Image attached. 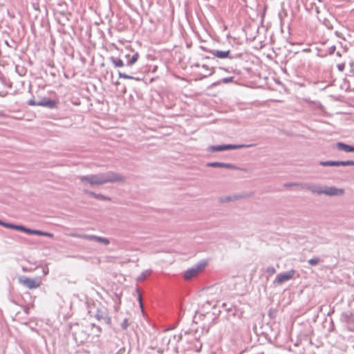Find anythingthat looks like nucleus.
<instances>
[{
  "instance_id": "f257e3e1",
  "label": "nucleus",
  "mask_w": 354,
  "mask_h": 354,
  "mask_svg": "<svg viewBox=\"0 0 354 354\" xmlns=\"http://www.w3.org/2000/svg\"><path fill=\"white\" fill-rule=\"evenodd\" d=\"M122 180V178L116 174H111L106 176H82L80 180L83 183H88L91 185H100L108 182H115Z\"/></svg>"
},
{
  "instance_id": "f03ea898",
  "label": "nucleus",
  "mask_w": 354,
  "mask_h": 354,
  "mask_svg": "<svg viewBox=\"0 0 354 354\" xmlns=\"http://www.w3.org/2000/svg\"><path fill=\"white\" fill-rule=\"evenodd\" d=\"M20 284L29 289H36L40 287L41 284V278L32 279L27 277H21L19 279Z\"/></svg>"
},
{
  "instance_id": "7ed1b4c3",
  "label": "nucleus",
  "mask_w": 354,
  "mask_h": 354,
  "mask_svg": "<svg viewBox=\"0 0 354 354\" xmlns=\"http://www.w3.org/2000/svg\"><path fill=\"white\" fill-rule=\"evenodd\" d=\"M89 313L93 314L98 320L107 319L108 323L111 322V318L109 317L107 308L100 303H99L95 310L93 311L92 310H90Z\"/></svg>"
},
{
  "instance_id": "20e7f679",
  "label": "nucleus",
  "mask_w": 354,
  "mask_h": 354,
  "mask_svg": "<svg viewBox=\"0 0 354 354\" xmlns=\"http://www.w3.org/2000/svg\"><path fill=\"white\" fill-rule=\"evenodd\" d=\"M314 192L328 196H339L342 195L344 193V190L343 189H337L333 187H327L319 190H315Z\"/></svg>"
},
{
  "instance_id": "39448f33",
  "label": "nucleus",
  "mask_w": 354,
  "mask_h": 354,
  "mask_svg": "<svg viewBox=\"0 0 354 354\" xmlns=\"http://www.w3.org/2000/svg\"><path fill=\"white\" fill-rule=\"evenodd\" d=\"M205 266V264L203 265H198L196 266L195 268H190L187 270L185 274H184V279L186 280H189L192 279L193 277L197 276L199 273H201L204 268Z\"/></svg>"
},
{
  "instance_id": "423d86ee",
  "label": "nucleus",
  "mask_w": 354,
  "mask_h": 354,
  "mask_svg": "<svg viewBox=\"0 0 354 354\" xmlns=\"http://www.w3.org/2000/svg\"><path fill=\"white\" fill-rule=\"evenodd\" d=\"M295 273V270H289L288 272H284L282 274H279L277 276L275 281L278 284H281V283L291 279L292 278H293Z\"/></svg>"
},
{
  "instance_id": "0eeeda50",
  "label": "nucleus",
  "mask_w": 354,
  "mask_h": 354,
  "mask_svg": "<svg viewBox=\"0 0 354 354\" xmlns=\"http://www.w3.org/2000/svg\"><path fill=\"white\" fill-rule=\"evenodd\" d=\"M320 164L323 166H348V165H354V162L351 161V160L326 161V162H321Z\"/></svg>"
},
{
  "instance_id": "6e6552de",
  "label": "nucleus",
  "mask_w": 354,
  "mask_h": 354,
  "mask_svg": "<svg viewBox=\"0 0 354 354\" xmlns=\"http://www.w3.org/2000/svg\"><path fill=\"white\" fill-rule=\"evenodd\" d=\"M129 49L132 52H133V54L131 56H130L129 54H127V55H125V57L127 59V65L129 66H131L138 61V59L139 58V54L137 52H134L133 50L131 47L129 48Z\"/></svg>"
},
{
  "instance_id": "1a4fd4ad",
  "label": "nucleus",
  "mask_w": 354,
  "mask_h": 354,
  "mask_svg": "<svg viewBox=\"0 0 354 354\" xmlns=\"http://www.w3.org/2000/svg\"><path fill=\"white\" fill-rule=\"evenodd\" d=\"M37 104L40 106H46L53 109L56 106L57 102L55 100L44 98L42 100L38 102Z\"/></svg>"
},
{
  "instance_id": "9d476101",
  "label": "nucleus",
  "mask_w": 354,
  "mask_h": 354,
  "mask_svg": "<svg viewBox=\"0 0 354 354\" xmlns=\"http://www.w3.org/2000/svg\"><path fill=\"white\" fill-rule=\"evenodd\" d=\"M212 55L219 59H225L230 57V50H213L211 52Z\"/></svg>"
},
{
  "instance_id": "9b49d317",
  "label": "nucleus",
  "mask_w": 354,
  "mask_h": 354,
  "mask_svg": "<svg viewBox=\"0 0 354 354\" xmlns=\"http://www.w3.org/2000/svg\"><path fill=\"white\" fill-rule=\"evenodd\" d=\"M81 237L86 239H88V240H94V241H96L98 242H101V243H104L105 245H108L109 243V241L108 239L102 238V237H98V236H93V235H84V236H81Z\"/></svg>"
},
{
  "instance_id": "f8f14e48",
  "label": "nucleus",
  "mask_w": 354,
  "mask_h": 354,
  "mask_svg": "<svg viewBox=\"0 0 354 354\" xmlns=\"http://www.w3.org/2000/svg\"><path fill=\"white\" fill-rule=\"evenodd\" d=\"M337 146L339 149L343 150L346 152H354V147L344 144L342 142H338Z\"/></svg>"
},
{
  "instance_id": "ddd939ff",
  "label": "nucleus",
  "mask_w": 354,
  "mask_h": 354,
  "mask_svg": "<svg viewBox=\"0 0 354 354\" xmlns=\"http://www.w3.org/2000/svg\"><path fill=\"white\" fill-rule=\"evenodd\" d=\"M111 61L115 65V67H122L124 66V62L119 58L111 57Z\"/></svg>"
},
{
  "instance_id": "4468645a",
  "label": "nucleus",
  "mask_w": 354,
  "mask_h": 354,
  "mask_svg": "<svg viewBox=\"0 0 354 354\" xmlns=\"http://www.w3.org/2000/svg\"><path fill=\"white\" fill-rule=\"evenodd\" d=\"M232 148H234V147H232L231 145L217 146V147H214V151H222V150H225V149H232Z\"/></svg>"
},
{
  "instance_id": "2eb2a0df",
  "label": "nucleus",
  "mask_w": 354,
  "mask_h": 354,
  "mask_svg": "<svg viewBox=\"0 0 354 354\" xmlns=\"http://www.w3.org/2000/svg\"><path fill=\"white\" fill-rule=\"evenodd\" d=\"M118 76L120 78H123V79H127V80H133L134 79V77L133 76L127 75V74L121 73V72H119Z\"/></svg>"
},
{
  "instance_id": "dca6fc26",
  "label": "nucleus",
  "mask_w": 354,
  "mask_h": 354,
  "mask_svg": "<svg viewBox=\"0 0 354 354\" xmlns=\"http://www.w3.org/2000/svg\"><path fill=\"white\" fill-rule=\"evenodd\" d=\"M208 166L214 167H230L229 165H225L224 163H221V162H212V163H209Z\"/></svg>"
},
{
  "instance_id": "f3484780",
  "label": "nucleus",
  "mask_w": 354,
  "mask_h": 354,
  "mask_svg": "<svg viewBox=\"0 0 354 354\" xmlns=\"http://www.w3.org/2000/svg\"><path fill=\"white\" fill-rule=\"evenodd\" d=\"M319 262V259H317V258H315V259H311L308 261V263L311 265V266H315L317 265L318 263Z\"/></svg>"
},
{
  "instance_id": "a211bd4d",
  "label": "nucleus",
  "mask_w": 354,
  "mask_h": 354,
  "mask_svg": "<svg viewBox=\"0 0 354 354\" xmlns=\"http://www.w3.org/2000/svg\"><path fill=\"white\" fill-rule=\"evenodd\" d=\"M2 225L7 228L15 229V225H13V224H10V223H6L3 222Z\"/></svg>"
},
{
  "instance_id": "6ab92c4d",
  "label": "nucleus",
  "mask_w": 354,
  "mask_h": 354,
  "mask_svg": "<svg viewBox=\"0 0 354 354\" xmlns=\"http://www.w3.org/2000/svg\"><path fill=\"white\" fill-rule=\"evenodd\" d=\"M92 196H94L95 197L97 198H100V199H107L106 197L105 196H103L102 195H97L91 192H88Z\"/></svg>"
},
{
  "instance_id": "aec40b11",
  "label": "nucleus",
  "mask_w": 354,
  "mask_h": 354,
  "mask_svg": "<svg viewBox=\"0 0 354 354\" xmlns=\"http://www.w3.org/2000/svg\"><path fill=\"white\" fill-rule=\"evenodd\" d=\"M267 272L271 274H273L276 272V270L273 267H270V268H268Z\"/></svg>"
},
{
  "instance_id": "412c9836",
  "label": "nucleus",
  "mask_w": 354,
  "mask_h": 354,
  "mask_svg": "<svg viewBox=\"0 0 354 354\" xmlns=\"http://www.w3.org/2000/svg\"><path fill=\"white\" fill-rule=\"evenodd\" d=\"M26 228V227H25L24 226L15 225V230H17L22 231V232H25Z\"/></svg>"
},
{
  "instance_id": "4be33fe9",
  "label": "nucleus",
  "mask_w": 354,
  "mask_h": 354,
  "mask_svg": "<svg viewBox=\"0 0 354 354\" xmlns=\"http://www.w3.org/2000/svg\"><path fill=\"white\" fill-rule=\"evenodd\" d=\"M28 104L30 106H38V102H35L34 100H29Z\"/></svg>"
},
{
  "instance_id": "5701e85b",
  "label": "nucleus",
  "mask_w": 354,
  "mask_h": 354,
  "mask_svg": "<svg viewBox=\"0 0 354 354\" xmlns=\"http://www.w3.org/2000/svg\"><path fill=\"white\" fill-rule=\"evenodd\" d=\"M35 231V230L26 228L25 232L28 233V234H34Z\"/></svg>"
},
{
  "instance_id": "b1692460",
  "label": "nucleus",
  "mask_w": 354,
  "mask_h": 354,
  "mask_svg": "<svg viewBox=\"0 0 354 354\" xmlns=\"http://www.w3.org/2000/svg\"><path fill=\"white\" fill-rule=\"evenodd\" d=\"M34 234L44 236V232H41V231H39V230H35V232H34Z\"/></svg>"
},
{
  "instance_id": "393cba45",
  "label": "nucleus",
  "mask_w": 354,
  "mask_h": 354,
  "mask_svg": "<svg viewBox=\"0 0 354 354\" xmlns=\"http://www.w3.org/2000/svg\"><path fill=\"white\" fill-rule=\"evenodd\" d=\"M44 236H48V237H50V238H53V234L52 233L45 232H44Z\"/></svg>"
},
{
  "instance_id": "a878e982",
  "label": "nucleus",
  "mask_w": 354,
  "mask_h": 354,
  "mask_svg": "<svg viewBox=\"0 0 354 354\" xmlns=\"http://www.w3.org/2000/svg\"><path fill=\"white\" fill-rule=\"evenodd\" d=\"M232 78L230 77V78H225V79H223V82H225V83H227V82H232Z\"/></svg>"
},
{
  "instance_id": "bb28decb",
  "label": "nucleus",
  "mask_w": 354,
  "mask_h": 354,
  "mask_svg": "<svg viewBox=\"0 0 354 354\" xmlns=\"http://www.w3.org/2000/svg\"><path fill=\"white\" fill-rule=\"evenodd\" d=\"M337 67H338V69L342 71L344 70V64H339V65H338Z\"/></svg>"
},
{
  "instance_id": "cd10ccee",
  "label": "nucleus",
  "mask_w": 354,
  "mask_h": 354,
  "mask_svg": "<svg viewBox=\"0 0 354 354\" xmlns=\"http://www.w3.org/2000/svg\"><path fill=\"white\" fill-rule=\"evenodd\" d=\"M137 292H138V297H139V301L140 302V304L142 305V301H141V293L140 292V291L138 290H137Z\"/></svg>"
},
{
  "instance_id": "c85d7f7f",
  "label": "nucleus",
  "mask_w": 354,
  "mask_h": 354,
  "mask_svg": "<svg viewBox=\"0 0 354 354\" xmlns=\"http://www.w3.org/2000/svg\"><path fill=\"white\" fill-rule=\"evenodd\" d=\"M231 200H232V199L229 198L227 200H225L224 201H231Z\"/></svg>"
},
{
  "instance_id": "c756f323",
  "label": "nucleus",
  "mask_w": 354,
  "mask_h": 354,
  "mask_svg": "<svg viewBox=\"0 0 354 354\" xmlns=\"http://www.w3.org/2000/svg\"><path fill=\"white\" fill-rule=\"evenodd\" d=\"M3 224V222L1 221H0V225H2Z\"/></svg>"
}]
</instances>
